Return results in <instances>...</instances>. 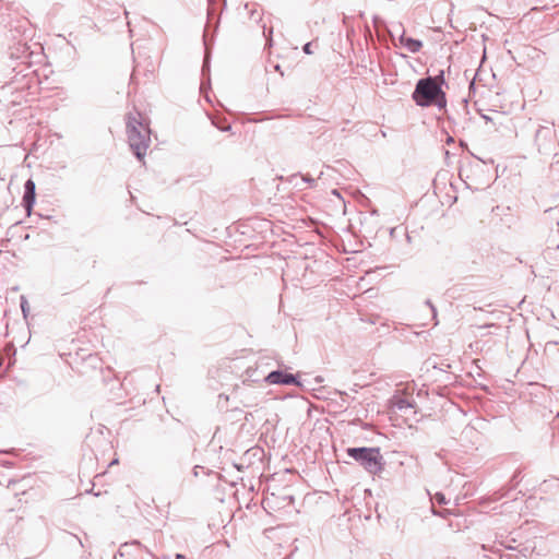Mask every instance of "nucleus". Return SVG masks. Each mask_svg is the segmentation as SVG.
Returning a JSON list of instances; mask_svg holds the SVG:
<instances>
[{
    "instance_id": "nucleus-19",
    "label": "nucleus",
    "mask_w": 559,
    "mask_h": 559,
    "mask_svg": "<svg viewBox=\"0 0 559 559\" xmlns=\"http://www.w3.org/2000/svg\"><path fill=\"white\" fill-rule=\"evenodd\" d=\"M557 417H559V411H558Z\"/></svg>"
},
{
    "instance_id": "nucleus-8",
    "label": "nucleus",
    "mask_w": 559,
    "mask_h": 559,
    "mask_svg": "<svg viewBox=\"0 0 559 559\" xmlns=\"http://www.w3.org/2000/svg\"><path fill=\"white\" fill-rule=\"evenodd\" d=\"M551 133H552L551 129L542 127L540 129L537 130L536 138H537V140H539L542 138H547L548 135H551Z\"/></svg>"
},
{
    "instance_id": "nucleus-4",
    "label": "nucleus",
    "mask_w": 559,
    "mask_h": 559,
    "mask_svg": "<svg viewBox=\"0 0 559 559\" xmlns=\"http://www.w3.org/2000/svg\"><path fill=\"white\" fill-rule=\"evenodd\" d=\"M265 381L270 384H285V385H292V384H299V381L297 380V377L292 373H285L281 370H274L271 371L266 378Z\"/></svg>"
},
{
    "instance_id": "nucleus-6",
    "label": "nucleus",
    "mask_w": 559,
    "mask_h": 559,
    "mask_svg": "<svg viewBox=\"0 0 559 559\" xmlns=\"http://www.w3.org/2000/svg\"><path fill=\"white\" fill-rule=\"evenodd\" d=\"M394 46L405 47L411 52H417L423 47V43L413 37H391Z\"/></svg>"
},
{
    "instance_id": "nucleus-3",
    "label": "nucleus",
    "mask_w": 559,
    "mask_h": 559,
    "mask_svg": "<svg viewBox=\"0 0 559 559\" xmlns=\"http://www.w3.org/2000/svg\"><path fill=\"white\" fill-rule=\"evenodd\" d=\"M347 454L371 475H378L384 468V460L379 448H348Z\"/></svg>"
},
{
    "instance_id": "nucleus-11",
    "label": "nucleus",
    "mask_w": 559,
    "mask_h": 559,
    "mask_svg": "<svg viewBox=\"0 0 559 559\" xmlns=\"http://www.w3.org/2000/svg\"><path fill=\"white\" fill-rule=\"evenodd\" d=\"M313 43H307L304 45V51L308 55L312 53V50H311V47H312Z\"/></svg>"
},
{
    "instance_id": "nucleus-17",
    "label": "nucleus",
    "mask_w": 559,
    "mask_h": 559,
    "mask_svg": "<svg viewBox=\"0 0 559 559\" xmlns=\"http://www.w3.org/2000/svg\"><path fill=\"white\" fill-rule=\"evenodd\" d=\"M176 559H185V556H183V555H181V554H177V555H176Z\"/></svg>"
},
{
    "instance_id": "nucleus-5",
    "label": "nucleus",
    "mask_w": 559,
    "mask_h": 559,
    "mask_svg": "<svg viewBox=\"0 0 559 559\" xmlns=\"http://www.w3.org/2000/svg\"><path fill=\"white\" fill-rule=\"evenodd\" d=\"M35 182L32 179H28L24 185V195H23V205L27 212V215H31L32 209L35 203Z\"/></svg>"
},
{
    "instance_id": "nucleus-15",
    "label": "nucleus",
    "mask_w": 559,
    "mask_h": 559,
    "mask_svg": "<svg viewBox=\"0 0 559 559\" xmlns=\"http://www.w3.org/2000/svg\"><path fill=\"white\" fill-rule=\"evenodd\" d=\"M272 39H273V37H272V36L266 37V44H265V46L271 47V46H272Z\"/></svg>"
},
{
    "instance_id": "nucleus-7",
    "label": "nucleus",
    "mask_w": 559,
    "mask_h": 559,
    "mask_svg": "<svg viewBox=\"0 0 559 559\" xmlns=\"http://www.w3.org/2000/svg\"><path fill=\"white\" fill-rule=\"evenodd\" d=\"M202 38H203V46H204V50H205L204 62H203V67H202V72L204 74L205 71H207L209 67H210V50L213 45L214 37H210L211 40H209V37H202Z\"/></svg>"
},
{
    "instance_id": "nucleus-13",
    "label": "nucleus",
    "mask_w": 559,
    "mask_h": 559,
    "mask_svg": "<svg viewBox=\"0 0 559 559\" xmlns=\"http://www.w3.org/2000/svg\"><path fill=\"white\" fill-rule=\"evenodd\" d=\"M250 452L252 453V455L255 456V455L261 453V449L260 448H253V449L248 451V453H250Z\"/></svg>"
},
{
    "instance_id": "nucleus-16",
    "label": "nucleus",
    "mask_w": 559,
    "mask_h": 559,
    "mask_svg": "<svg viewBox=\"0 0 559 559\" xmlns=\"http://www.w3.org/2000/svg\"><path fill=\"white\" fill-rule=\"evenodd\" d=\"M304 180L307 181V182H311V183L314 182V179L308 178V177H304Z\"/></svg>"
},
{
    "instance_id": "nucleus-1",
    "label": "nucleus",
    "mask_w": 559,
    "mask_h": 559,
    "mask_svg": "<svg viewBox=\"0 0 559 559\" xmlns=\"http://www.w3.org/2000/svg\"><path fill=\"white\" fill-rule=\"evenodd\" d=\"M126 131L131 151L139 160H142L150 146L151 130L148 126L143 122L140 112L135 111L127 115Z\"/></svg>"
},
{
    "instance_id": "nucleus-10",
    "label": "nucleus",
    "mask_w": 559,
    "mask_h": 559,
    "mask_svg": "<svg viewBox=\"0 0 559 559\" xmlns=\"http://www.w3.org/2000/svg\"><path fill=\"white\" fill-rule=\"evenodd\" d=\"M436 500L440 503V504H445L447 503V500L444 498V495L443 493H436Z\"/></svg>"
},
{
    "instance_id": "nucleus-9",
    "label": "nucleus",
    "mask_w": 559,
    "mask_h": 559,
    "mask_svg": "<svg viewBox=\"0 0 559 559\" xmlns=\"http://www.w3.org/2000/svg\"><path fill=\"white\" fill-rule=\"evenodd\" d=\"M20 300H21L22 313H23L24 318H26L27 313H28V301L25 296H21Z\"/></svg>"
},
{
    "instance_id": "nucleus-2",
    "label": "nucleus",
    "mask_w": 559,
    "mask_h": 559,
    "mask_svg": "<svg viewBox=\"0 0 559 559\" xmlns=\"http://www.w3.org/2000/svg\"><path fill=\"white\" fill-rule=\"evenodd\" d=\"M412 97L421 107L436 105L441 109L447 105L444 92L441 90L437 79L431 76L420 79L417 82Z\"/></svg>"
},
{
    "instance_id": "nucleus-18",
    "label": "nucleus",
    "mask_w": 559,
    "mask_h": 559,
    "mask_svg": "<svg viewBox=\"0 0 559 559\" xmlns=\"http://www.w3.org/2000/svg\"><path fill=\"white\" fill-rule=\"evenodd\" d=\"M474 85H475V83H474V81H473V82L471 83L469 87L472 88V87H474Z\"/></svg>"
},
{
    "instance_id": "nucleus-12",
    "label": "nucleus",
    "mask_w": 559,
    "mask_h": 559,
    "mask_svg": "<svg viewBox=\"0 0 559 559\" xmlns=\"http://www.w3.org/2000/svg\"><path fill=\"white\" fill-rule=\"evenodd\" d=\"M426 305H428L430 307L431 312H432V317L436 318L437 317V309L435 308V306L431 304L430 300H427Z\"/></svg>"
},
{
    "instance_id": "nucleus-14",
    "label": "nucleus",
    "mask_w": 559,
    "mask_h": 559,
    "mask_svg": "<svg viewBox=\"0 0 559 559\" xmlns=\"http://www.w3.org/2000/svg\"><path fill=\"white\" fill-rule=\"evenodd\" d=\"M406 406H411V404L406 403V402H405V401H403V400H402V401H400V402H399V404H397V407H399L400 409H402V408H404V407H406Z\"/></svg>"
}]
</instances>
